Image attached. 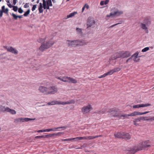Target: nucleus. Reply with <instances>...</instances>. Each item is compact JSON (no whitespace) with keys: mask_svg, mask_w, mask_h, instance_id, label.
I'll return each mask as SVG.
<instances>
[{"mask_svg":"<svg viewBox=\"0 0 154 154\" xmlns=\"http://www.w3.org/2000/svg\"><path fill=\"white\" fill-rule=\"evenodd\" d=\"M54 43L52 41H49L46 42H44L42 43L39 48V50L43 51L45 50L48 49Z\"/></svg>","mask_w":154,"mask_h":154,"instance_id":"1","label":"nucleus"},{"mask_svg":"<svg viewBox=\"0 0 154 154\" xmlns=\"http://www.w3.org/2000/svg\"><path fill=\"white\" fill-rule=\"evenodd\" d=\"M150 141L148 140H146L143 142H142L140 143L139 144L137 147L134 146L136 147V149H138L139 148H141L143 150V149H145L147 147L150 146Z\"/></svg>","mask_w":154,"mask_h":154,"instance_id":"2","label":"nucleus"},{"mask_svg":"<svg viewBox=\"0 0 154 154\" xmlns=\"http://www.w3.org/2000/svg\"><path fill=\"white\" fill-rule=\"evenodd\" d=\"M118 110H119L116 108H112L109 109L108 111H107V112L111 113V114L113 116L117 117L119 118L120 114L118 112Z\"/></svg>","mask_w":154,"mask_h":154,"instance_id":"3","label":"nucleus"},{"mask_svg":"<svg viewBox=\"0 0 154 154\" xmlns=\"http://www.w3.org/2000/svg\"><path fill=\"white\" fill-rule=\"evenodd\" d=\"M123 12L121 11L116 10L113 13H111L109 15H106V17H113L114 16H119L123 14Z\"/></svg>","mask_w":154,"mask_h":154,"instance_id":"4","label":"nucleus"},{"mask_svg":"<svg viewBox=\"0 0 154 154\" xmlns=\"http://www.w3.org/2000/svg\"><path fill=\"white\" fill-rule=\"evenodd\" d=\"M92 109L91 105L89 104L82 108V111L83 114H86L89 113Z\"/></svg>","mask_w":154,"mask_h":154,"instance_id":"5","label":"nucleus"},{"mask_svg":"<svg viewBox=\"0 0 154 154\" xmlns=\"http://www.w3.org/2000/svg\"><path fill=\"white\" fill-rule=\"evenodd\" d=\"M3 48L5 49H6L8 51L11 52L14 54L16 55L18 54L17 50L12 46L8 47V46H4Z\"/></svg>","mask_w":154,"mask_h":154,"instance_id":"6","label":"nucleus"},{"mask_svg":"<svg viewBox=\"0 0 154 154\" xmlns=\"http://www.w3.org/2000/svg\"><path fill=\"white\" fill-rule=\"evenodd\" d=\"M151 21L150 18L149 17H146L144 19L143 22L141 23V24H144L146 26L148 27L151 24Z\"/></svg>","mask_w":154,"mask_h":154,"instance_id":"7","label":"nucleus"},{"mask_svg":"<svg viewBox=\"0 0 154 154\" xmlns=\"http://www.w3.org/2000/svg\"><path fill=\"white\" fill-rule=\"evenodd\" d=\"M48 94H54L57 92V89L55 86H52L48 88Z\"/></svg>","mask_w":154,"mask_h":154,"instance_id":"8","label":"nucleus"},{"mask_svg":"<svg viewBox=\"0 0 154 154\" xmlns=\"http://www.w3.org/2000/svg\"><path fill=\"white\" fill-rule=\"evenodd\" d=\"M66 42L68 46L72 47H76L77 46L76 40H67Z\"/></svg>","mask_w":154,"mask_h":154,"instance_id":"9","label":"nucleus"},{"mask_svg":"<svg viewBox=\"0 0 154 154\" xmlns=\"http://www.w3.org/2000/svg\"><path fill=\"white\" fill-rule=\"evenodd\" d=\"M76 40L77 46H82L87 45L88 42L82 39H77Z\"/></svg>","mask_w":154,"mask_h":154,"instance_id":"10","label":"nucleus"},{"mask_svg":"<svg viewBox=\"0 0 154 154\" xmlns=\"http://www.w3.org/2000/svg\"><path fill=\"white\" fill-rule=\"evenodd\" d=\"M50 6L47 5H45L44 6H42V4L41 3H39V5L38 8V10L40 13H42L43 12V8H44V9H49V7Z\"/></svg>","mask_w":154,"mask_h":154,"instance_id":"11","label":"nucleus"},{"mask_svg":"<svg viewBox=\"0 0 154 154\" xmlns=\"http://www.w3.org/2000/svg\"><path fill=\"white\" fill-rule=\"evenodd\" d=\"M95 22L93 19L90 17L88 18L87 22V28L91 27L92 26L94 25Z\"/></svg>","mask_w":154,"mask_h":154,"instance_id":"12","label":"nucleus"},{"mask_svg":"<svg viewBox=\"0 0 154 154\" xmlns=\"http://www.w3.org/2000/svg\"><path fill=\"white\" fill-rule=\"evenodd\" d=\"M141 149H142L140 148L138 149H136V147L134 146L132 148H130V149L128 151L126 154H134L136 152Z\"/></svg>","mask_w":154,"mask_h":154,"instance_id":"13","label":"nucleus"},{"mask_svg":"<svg viewBox=\"0 0 154 154\" xmlns=\"http://www.w3.org/2000/svg\"><path fill=\"white\" fill-rule=\"evenodd\" d=\"M29 121V118H20L15 119L14 122L15 123H21Z\"/></svg>","mask_w":154,"mask_h":154,"instance_id":"14","label":"nucleus"},{"mask_svg":"<svg viewBox=\"0 0 154 154\" xmlns=\"http://www.w3.org/2000/svg\"><path fill=\"white\" fill-rule=\"evenodd\" d=\"M48 88L43 86H39L38 90L40 92L45 94H48Z\"/></svg>","mask_w":154,"mask_h":154,"instance_id":"15","label":"nucleus"},{"mask_svg":"<svg viewBox=\"0 0 154 154\" xmlns=\"http://www.w3.org/2000/svg\"><path fill=\"white\" fill-rule=\"evenodd\" d=\"M122 57V51L115 53L111 57V59L114 60L117 58Z\"/></svg>","mask_w":154,"mask_h":154,"instance_id":"16","label":"nucleus"},{"mask_svg":"<svg viewBox=\"0 0 154 154\" xmlns=\"http://www.w3.org/2000/svg\"><path fill=\"white\" fill-rule=\"evenodd\" d=\"M151 104L147 103L145 104H138L137 105H134L133 106V108H137L140 107H143L151 106Z\"/></svg>","mask_w":154,"mask_h":154,"instance_id":"17","label":"nucleus"},{"mask_svg":"<svg viewBox=\"0 0 154 154\" xmlns=\"http://www.w3.org/2000/svg\"><path fill=\"white\" fill-rule=\"evenodd\" d=\"M47 104L48 105H53L55 104L62 105V102L58 100H54L48 102Z\"/></svg>","mask_w":154,"mask_h":154,"instance_id":"18","label":"nucleus"},{"mask_svg":"<svg viewBox=\"0 0 154 154\" xmlns=\"http://www.w3.org/2000/svg\"><path fill=\"white\" fill-rule=\"evenodd\" d=\"M131 55L129 51H122V57L123 58L128 57Z\"/></svg>","mask_w":154,"mask_h":154,"instance_id":"19","label":"nucleus"},{"mask_svg":"<svg viewBox=\"0 0 154 154\" xmlns=\"http://www.w3.org/2000/svg\"><path fill=\"white\" fill-rule=\"evenodd\" d=\"M67 128V127L66 126H62L60 127H58L57 128H52L50 129H45V132H49L51 131H55L56 130L58 129H63L64 130H65Z\"/></svg>","mask_w":154,"mask_h":154,"instance_id":"20","label":"nucleus"},{"mask_svg":"<svg viewBox=\"0 0 154 154\" xmlns=\"http://www.w3.org/2000/svg\"><path fill=\"white\" fill-rule=\"evenodd\" d=\"M62 134L61 132H59L57 133H54L53 134H49L46 135H45V138L52 137L54 136H57L58 135H60Z\"/></svg>","mask_w":154,"mask_h":154,"instance_id":"21","label":"nucleus"},{"mask_svg":"<svg viewBox=\"0 0 154 154\" xmlns=\"http://www.w3.org/2000/svg\"><path fill=\"white\" fill-rule=\"evenodd\" d=\"M123 132H116L114 134L115 138H122Z\"/></svg>","mask_w":154,"mask_h":154,"instance_id":"22","label":"nucleus"},{"mask_svg":"<svg viewBox=\"0 0 154 154\" xmlns=\"http://www.w3.org/2000/svg\"><path fill=\"white\" fill-rule=\"evenodd\" d=\"M123 134L122 139H124L125 140H128L131 138V136L129 133L123 132Z\"/></svg>","mask_w":154,"mask_h":154,"instance_id":"23","label":"nucleus"},{"mask_svg":"<svg viewBox=\"0 0 154 154\" xmlns=\"http://www.w3.org/2000/svg\"><path fill=\"white\" fill-rule=\"evenodd\" d=\"M6 112H9L11 114L13 115L15 114L16 113V111L14 110L11 109L9 108L8 107H7Z\"/></svg>","mask_w":154,"mask_h":154,"instance_id":"24","label":"nucleus"},{"mask_svg":"<svg viewBox=\"0 0 154 154\" xmlns=\"http://www.w3.org/2000/svg\"><path fill=\"white\" fill-rule=\"evenodd\" d=\"M75 100H72L69 101H67L66 102H62V105H65L67 104H70L74 103H75Z\"/></svg>","mask_w":154,"mask_h":154,"instance_id":"25","label":"nucleus"},{"mask_svg":"<svg viewBox=\"0 0 154 154\" xmlns=\"http://www.w3.org/2000/svg\"><path fill=\"white\" fill-rule=\"evenodd\" d=\"M68 82L70 83L75 84L77 83V81L75 79L71 78L70 77H69Z\"/></svg>","mask_w":154,"mask_h":154,"instance_id":"26","label":"nucleus"},{"mask_svg":"<svg viewBox=\"0 0 154 154\" xmlns=\"http://www.w3.org/2000/svg\"><path fill=\"white\" fill-rule=\"evenodd\" d=\"M2 11V12L3 13H7L8 12V8H5V7L4 5L2 7V10H0Z\"/></svg>","mask_w":154,"mask_h":154,"instance_id":"27","label":"nucleus"},{"mask_svg":"<svg viewBox=\"0 0 154 154\" xmlns=\"http://www.w3.org/2000/svg\"><path fill=\"white\" fill-rule=\"evenodd\" d=\"M7 107L6 108L5 106H3L0 104V112H6Z\"/></svg>","mask_w":154,"mask_h":154,"instance_id":"28","label":"nucleus"},{"mask_svg":"<svg viewBox=\"0 0 154 154\" xmlns=\"http://www.w3.org/2000/svg\"><path fill=\"white\" fill-rule=\"evenodd\" d=\"M148 27L146 26L145 25L143 24H141V28L142 29L144 30L145 31V32L146 33H148Z\"/></svg>","mask_w":154,"mask_h":154,"instance_id":"29","label":"nucleus"},{"mask_svg":"<svg viewBox=\"0 0 154 154\" xmlns=\"http://www.w3.org/2000/svg\"><path fill=\"white\" fill-rule=\"evenodd\" d=\"M130 116V114H125L124 115H121L120 114V116H119V118H121V117H124L123 119H125V118L129 119V117Z\"/></svg>","mask_w":154,"mask_h":154,"instance_id":"30","label":"nucleus"},{"mask_svg":"<svg viewBox=\"0 0 154 154\" xmlns=\"http://www.w3.org/2000/svg\"><path fill=\"white\" fill-rule=\"evenodd\" d=\"M77 14V12H74L70 14L69 15L67 16V18H69L70 17H72L74 16L75 15Z\"/></svg>","mask_w":154,"mask_h":154,"instance_id":"31","label":"nucleus"},{"mask_svg":"<svg viewBox=\"0 0 154 154\" xmlns=\"http://www.w3.org/2000/svg\"><path fill=\"white\" fill-rule=\"evenodd\" d=\"M137 115H139V112L135 111L130 114V116H134Z\"/></svg>","mask_w":154,"mask_h":154,"instance_id":"32","label":"nucleus"},{"mask_svg":"<svg viewBox=\"0 0 154 154\" xmlns=\"http://www.w3.org/2000/svg\"><path fill=\"white\" fill-rule=\"evenodd\" d=\"M109 2V0H105V1H102L100 2V5H106L108 4Z\"/></svg>","mask_w":154,"mask_h":154,"instance_id":"33","label":"nucleus"},{"mask_svg":"<svg viewBox=\"0 0 154 154\" xmlns=\"http://www.w3.org/2000/svg\"><path fill=\"white\" fill-rule=\"evenodd\" d=\"M142 121V116H140L137 118H136L133 120V122H141Z\"/></svg>","mask_w":154,"mask_h":154,"instance_id":"34","label":"nucleus"},{"mask_svg":"<svg viewBox=\"0 0 154 154\" xmlns=\"http://www.w3.org/2000/svg\"><path fill=\"white\" fill-rule=\"evenodd\" d=\"M139 54V52L138 51H137L131 57L132 58L133 57H134L135 58H137L138 57H140V56H138V55Z\"/></svg>","mask_w":154,"mask_h":154,"instance_id":"35","label":"nucleus"},{"mask_svg":"<svg viewBox=\"0 0 154 154\" xmlns=\"http://www.w3.org/2000/svg\"><path fill=\"white\" fill-rule=\"evenodd\" d=\"M69 80V77H62L61 81L65 82H68Z\"/></svg>","mask_w":154,"mask_h":154,"instance_id":"36","label":"nucleus"},{"mask_svg":"<svg viewBox=\"0 0 154 154\" xmlns=\"http://www.w3.org/2000/svg\"><path fill=\"white\" fill-rule=\"evenodd\" d=\"M142 121H149L150 120V117H143L142 116Z\"/></svg>","mask_w":154,"mask_h":154,"instance_id":"37","label":"nucleus"},{"mask_svg":"<svg viewBox=\"0 0 154 154\" xmlns=\"http://www.w3.org/2000/svg\"><path fill=\"white\" fill-rule=\"evenodd\" d=\"M46 5L51 6H52V5L51 2V0H47Z\"/></svg>","mask_w":154,"mask_h":154,"instance_id":"38","label":"nucleus"},{"mask_svg":"<svg viewBox=\"0 0 154 154\" xmlns=\"http://www.w3.org/2000/svg\"><path fill=\"white\" fill-rule=\"evenodd\" d=\"M76 30L77 32L79 34H82V29H81L79 28H76Z\"/></svg>","mask_w":154,"mask_h":154,"instance_id":"39","label":"nucleus"},{"mask_svg":"<svg viewBox=\"0 0 154 154\" xmlns=\"http://www.w3.org/2000/svg\"><path fill=\"white\" fill-rule=\"evenodd\" d=\"M113 70L114 72H118L120 71V70H121V68L119 67H117L115 68H114V69H113Z\"/></svg>","mask_w":154,"mask_h":154,"instance_id":"40","label":"nucleus"},{"mask_svg":"<svg viewBox=\"0 0 154 154\" xmlns=\"http://www.w3.org/2000/svg\"><path fill=\"white\" fill-rule=\"evenodd\" d=\"M82 139H89L91 140L92 139V136H88V137H83Z\"/></svg>","mask_w":154,"mask_h":154,"instance_id":"41","label":"nucleus"},{"mask_svg":"<svg viewBox=\"0 0 154 154\" xmlns=\"http://www.w3.org/2000/svg\"><path fill=\"white\" fill-rule=\"evenodd\" d=\"M73 139H74V140H75V141H77V140H83L82 137H77L75 138H74Z\"/></svg>","mask_w":154,"mask_h":154,"instance_id":"42","label":"nucleus"},{"mask_svg":"<svg viewBox=\"0 0 154 154\" xmlns=\"http://www.w3.org/2000/svg\"><path fill=\"white\" fill-rule=\"evenodd\" d=\"M7 2V5L10 8H11L13 7V5H12L10 2L9 0H6V1Z\"/></svg>","mask_w":154,"mask_h":154,"instance_id":"43","label":"nucleus"},{"mask_svg":"<svg viewBox=\"0 0 154 154\" xmlns=\"http://www.w3.org/2000/svg\"><path fill=\"white\" fill-rule=\"evenodd\" d=\"M114 72L113 69L110 70V71L106 72L107 74V75H112Z\"/></svg>","mask_w":154,"mask_h":154,"instance_id":"44","label":"nucleus"},{"mask_svg":"<svg viewBox=\"0 0 154 154\" xmlns=\"http://www.w3.org/2000/svg\"><path fill=\"white\" fill-rule=\"evenodd\" d=\"M11 14L12 15L14 19L16 20L18 18V15H16L14 13H12Z\"/></svg>","mask_w":154,"mask_h":154,"instance_id":"45","label":"nucleus"},{"mask_svg":"<svg viewBox=\"0 0 154 154\" xmlns=\"http://www.w3.org/2000/svg\"><path fill=\"white\" fill-rule=\"evenodd\" d=\"M35 138L36 139L37 138L41 139V138H45V135H42V136H37L35 137Z\"/></svg>","mask_w":154,"mask_h":154,"instance_id":"46","label":"nucleus"},{"mask_svg":"<svg viewBox=\"0 0 154 154\" xmlns=\"http://www.w3.org/2000/svg\"><path fill=\"white\" fill-rule=\"evenodd\" d=\"M12 8H13V10L14 11H15V12H16L18 9V8L17 6H15L13 5V7Z\"/></svg>","mask_w":154,"mask_h":154,"instance_id":"47","label":"nucleus"},{"mask_svg":"<svg viewBox=\"0 0 154 154\" xmlns=\"http://www.w3.org/2000/svg\"><path fill=\"white\" fill-rule=\"evenodd\" d=\"M149 49V48L148 47H147L144 48V49L142 50V52H143L146 51Z\"/></svg>","mask_w":154,"mask_h":154,"instance_id":"48","label":"nucleus"},{"mask_svg":"<svg viewBox=\"0 0 154 154\" xmlns=\"http://www.w3.org/2000/svg\"><path fill=\"white\" fill-rule=\"evenodd\" d=\"M106 112V110L105 109H102L101 110H100L99 112V113L100 114H103L104 113Z\"/></svg>","mask_w":154,"mask_h":154,"instance_id":"49","label":"nucleus"},{"mask_svg":"<svg viewBox=\"0 0 154 154\" xmlns=\"http://www.w3.org/2000/svg\"><path fill=\"white\" fill-rule=\"evenodd\" d=\"M29 14V9H28L23 14V16L25 17L27 16Z\"/></svg>","mask_w":154,"mask_h":154,"instance_id":"50","label":"nucleus"},{"mask_svg":"<svg viewBox=\"0 0 154 154\" xmlns=\"http://www.w3.org/2000/svg\"><path fill=\"white\" fill-rule=\"evenodd\" d=\"M107 75V74L106 73H104V74H103L102 75H101L100 76L98 77L99 78H102L104 77Z\"/></svg>","mask_w":154,"mask_h":154,"instance_id":"51","label":"nucleus"},{"mask_svg":"<svg viewBox=\"0 0 154 154\" xmlns=\"http://www.w3.org/2000/svg\"><path fill=\"white\" fill-rule=\"evenodd\" d=\"M73 140H74L73 138L65 139H63V140H62L64 141H71Z\"/></svg>","mask_w":154,"mask_h":154,"instance_id":"52","label":"nucleus"},{"mask_svg":"<svg viewBox=\"0 0 154 154\" xmlns=\"http://www.w3.org/2000/svg\"><path fill=\"white\" fill-rule=\"evenodd\" d=\"M37 5H33V7L32 9V11H34L35 10L36 8L37 7Z\"/></svg>","mask_w":154,"mask_h":154,"instance_id":"53","label":"nucleus"},{"mask_svg":"<svg viewBox=\"0 0 154 154\" xmlns=\"http://www.w3.org/2000/svg\"><path fill=\"white\" fill-rule=\"evenodd\" d=\"M18 12L20 13H22L23 12V10L21 9V8H18Z\"/></svg>","mask_w":154,"mask_h":154,"instance_id":"54","label":"nucleus"},{"mask_svg":"<svg viewBox=\"0 0 154 154\" xmlns=\"http://www.w3.org/2000/svg\"><path fill=\"white\" fill-rule=\"evenodd\" d=\"M92 139L96 138L97 137H102L101 135H97V136H92Z\"/></svg>","mask_w":154,"mask_h":154,"instance_id":"55","label":"nucleus"},{"mask_svg":"<svg viewBox=\"0 0 154 154\" xmlns=\"http://www.w3.org/2000/svg\"><path fill=\"white\" fill-rule=\"evenodd\" d=\"M45 40V39L40 38L39 40H38V42H44Z\"/></svg>","mask_w":154,"mask_h":154,"instance_id":"56","label":"nucleus"},{"mask_svg":"<svg viewBox=\"0 0 154 154\" xmlns=\"http://www.w3.org/2000/svg\"><path fill=\"white\" fill-rule=\"evenodd\" d=\"M84 7H85V8H86L87 9H88L89 8V6L87 4H85Z\"/></svg>","mask_w":154,"mask_h":154,"instance_id":"57","label":"nucleus"},{"mask_svg":"<svg viewBox=\"0 0 154 154\" xmlns=\"http://www.w3.org/2000/svg\"><path fill=\"white\" fill-rule=\"evenodd\" d=\"M37 132L38 133L42 132H45V130H39L38 131H37Z\"/></svg>","mask_w":154,"mask_h":154,"instance_id":"58","label":"nucleus"},{"mask_svg":"<svg viewBox=\"0 0 154 154\" xmlns=\"http://www.w3.org/2000/svg\"><path fill=\"white\" fill-rule=\"evenodd\" d=\"M28 3H26L24 5V7L25 8H27L29 7Z\"/></svg>","mask_w":154,"mask_h":154,"instance_id":"59","label":"nucleus"},{"mask_svg":"<svg viewBox=\"0 0 154 154\" xmlns=\"http://www.w3.org/2000/svg\"><path fill=\"white\" fill-rule=\"evenodd\" d=\"M13 4L15 5L17 2V0H13Z\"/></svg>","mask_w":154,"mask_h":154,"instance_id":"60","label":"nucleus"},{"mask_svg":"<svg viewBox=\"0 0 154 154\" xmlns=\"http://www.w3.org/2000/svg\"><path fill=\"white\" fill-rule=\"evenodd\" d=\"M42 1L43 4H42V5L43 6L46 5V2L45 0H42Z\"/></svg>","mask_w":154,"mask_h":154,"instance_id":"61","label":"nucleus"},{"mask_svg":"<svg viewBox=\"0 0 154 154\" xmlns=\"http://www.w3.org/2000/svg\"><path fill=\"white\" fill-rule=\"evenodd\" d=\"M62 77H58V76H56V78L57 79H59L61 81V80L62 79Z\"/></svg>","mask_w":154,"mask_h":154,"instance_id":"62","label":"nucleus"},{"mask_svg":"<svg viewBox=\"0 0 154 154\" xmlns=\"http://www.w3.org/2000/svg\"><path fill=\"white\" fill-rule=\"evenodd\" d=\"M3 13L2 11L0 10V18H1L3 15Z\"/></svg>","mask_w":154,"mask_h":154,"instance_id":"63","label":"nucleus"},{"mask_svg":"<svg viewBox=\"0 0 154 154\" xmlns=\"http://www.w3.org/2000/svg\"><path fill=\"white\" fill-rule=\"evenodd\" d=\"M150 120L151 121H152V120L154 121V116H153L152 117H150Z\"/></svg>","mask_w":154,"mask_h":154,"instance_id":"64","label":"nucleus"}]
</instances>
